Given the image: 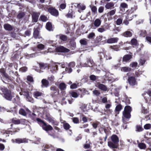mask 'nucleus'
<instances>
[{
	"mask_svg": "<svg viewBox=\"0 0 151 151\" xmlns=\"http://www.w3.org/2000/svg\"><path fill=\"white\" fill-rule=\"evenodd\" d=\"M112 141H109L108 146L111 148H117L119 146V138L116 134H113L111 137Z\"/></svg>",
	"mask_w": 151,
	"mask_h": 151,
	"instance_id": "f257e3e1",
	"label": "nucleus"
},
{
	"mask_svg": "<svg viewBox=\"0 0 151 151\" xmlns=\"http://www.w3.org/2000/svg\"><path fill=\"white\" fill-rule=\"evenodd\" d=\"M0 90L4 95V97L8 100L11 101L12 96L11 91L4 86L1 87Z\"/></svg>",
	"mask_w": 151,
	"mask_h": 151,
	"instance_id": "f03ea898",
	"label": "nucleus"
},
{
	"mask_svg": "<svg viewBox=\"0 0 151 151\" xmlns=\"http://www.w3.org/2000/svg\"><path fill=\"white\" fill-rule=\"evenodd\" d=\"M47 12L52 16L56 17L59 16V12L55 7L51 6L47 8Z\"/></svg>",
	"mask_w": 151,
	"mask_h": 151,
	"instance_id": "7ed1b4c3",
	"label": "nucleus"
},
{
	"mask_svg": "<svg viewBox=\"0 0 151 151\" xmlns=\"http://www.w3.org/2000/svg\"><path fill=\"white\" fill-rule=\"evenodd\" d=\"M26 121L25 119H17L16 118H13L10 120V123H13L14 124H24Z\"/></svg>",
	"mask_w": 151,
	"mask_h": 151,
	"instance_id": "20e7f679",
	"label": "nucleus"
},
{
	"mask_svg": "<svg viewBox=\"0 0 151 151\" xmlns=\"http://www.w3.org/2000/svg\"><path fill=\"white\" fill-rule=\"evenodd\" d=\"M50 90L51 91V95L52 97L55 96L59 94V90L56 86H51Z\"/></svg>",
	"mask_w": 151,
	"mask_h": 151,
	"instance_id": "39448f33",
	"label": "nucleus"
},
{
	"mask_svg": "<svg viewBox=\"0 0 151 151\" xmlns=\"http://www.w3.org/2000/svg\"><path fill=\"white\" fill-rule=\"evenodd\" d=\"M1 72L2 73V75L3 77V79H2V80L4 83H7L5 82V81H6L8 82H9V81H10L11 80V77L4 70L1 71Z\"/></svg>",
	"mask_w": 151,
	"mask_h": 151,
	"instance_id": "423d86ee",
	"label": "nucleus"
},
{
	"mask_svg": "<svg viewBox=\"0 0 151 151\" xmlns=\"http://www.w3.org/2000/svg\"><path fill=\"white\" fill-rule=\"evenodd\" d=\"M127 81L129 84L132 86H134L137 84V82L134 76H128Z\"/></svg>",
	"mask_w": 151,
	"mask_h": 151,
	"instance_id": "0eeeda50",
	"label": "nucleus"
},
{
	"mask_svg": "<svg viewBox=\"0 0 151 151\" xmlns=\"http://www.w3.org/2000/svg\"><path fill=\"white\" fill-rule=\"evenodd\" d=\"M55 50L57 52L64 53H67L70 51L69 49L62 46L57 47L55 48Z\"/></svg>",
	"mask_w": 151,
	"mask_h": 151,
	"instance_id": "6e6552de",
	"label": "nucleus"
},
{
	"mask_svg": "<svg viewBox=\"0 0 151 151\" xmlns=\"http://www.w3.org/2000/svg\"><path fill=\"white\" fill-rule=\"evenodd\" d=\"M12 141L13 143H16L20 144L22 143H26L28 142V139L26 138L21 139L17 138L16 139H13L12 140Z\"/></svg>",
	"mask_w": 151,
	"mask_h": 151,
	"instance_id": "1a4fd4ad",
	"label": "nucleus"
},
{
	"mask_svg": "<svg viewBox=\"0 0 151 151\" xmlns=\"http://www.w3.org/2000/svg\"><path fill=\"white\" fill-rule=\"evenodd\" d=\"M40 15V13L39 12H33L31 14L32 20L33 22H37L38 21V19L39 16Z\"/></svg>",
	"mask_w": 151,
	"mask_h": 151,
	"instance_id": "9d476101",
	"label": "nucleus"
},
{
	"mask_svg": "<svg viewBox=\"0 0 151 151\" xmlns=\"http://www.w3.org/2000/svg\"><path fill=\"white\" fill-rule=\"evenodd\" d=\"M46 116L47 119L48 121L50 122H51L52 124L53 125H58V123L56 121H55L53 118L51 116L50 114L49 113L46 114Z\"/></svg>",
	"mask_w": 151,
	"mask_h": 151,
	"instance_id": "9b49d317",
	"label": "nucleus"
},
{
	"mask_svg": "<svg viewBox=\"0 0 151 151\" xmlns=\"http://www.w3.org/2000/svg\"><path fill=\"white\" fill-rule=\"evenodd\" d=\"M125 44V42L123 43V42H121L119 43V45L111 46H110V48L113 49L114 51H118L119 50V48L120 47V46L123 45H124Z\"/></svg>",
	"mask_w": 151,
	"mask_h": 151,
	"instance_id": "f8f14e48",
	"label": "nucleus"
},
{
	"mask_svg": "<svg viewBox=\"0 0 151 151\" xmlns=\"http://www.w3.org/2000/svg\"><path fill=\"white\" fill-rule=\"evenodd\" d=\"M31 92L29 91V89L22 88L21 89V91L19 93L20 95H23L24 96L27 97L29 95Z\"/></svg>",
	"mask_w": 151,
	"mask_h": 151,
	"instance_id": "ddd939ff",
	"label": "nucleus"
},
{
	"mask_svg": "<svg viewBox=\"0 0 151 151\" xmlns=\"http://www.w3.org/2000/svg\"><path fill=\"white\" fill-rule=\"evenodd\" d=\"M132 58V55L130 54H126L122 58V62L127 63L129 62L130 59Z\"/></svg>",
	"mask_w": 151,
	"mask_h": 151,
	"instance_id": "4468645a",
	"label": "nucleus"
},
{
	"mask_svg": "<svg viewBox=\"0 0 151 151\" xmlns=\"http://www.w3.org/2000/svg\"><path fill=\"white\" fill-rule=\"evenodd\" d=\"M96 86L100 89L104 91H106L107 90V86L100 83H98L96 84Z\"/></svg>",
	"mask_w": 151,
	"mask_h": 151,
	"instance_id": "2eb2a0df",
	"label": "nucleus"
},
{
	"mask_svg": "<svg viewBox=\"0 0 151 151\" xmlns=\"http://www.w3.org/2000/svg\"><path fill=\"white\" fill-rule=\"evenodd\" d=\"M42 129L48 132L49 131H51L53 129V128L52 126L49 124H47L46 123L42 127Z\"/></svg>",
	"mask_w": 151,
	"mask_h": 151,
	"instance_id": "dca6fc26",
	"label": "nucleus"
},
{
	"mask_svg": "<svg viewBox=\"0 0 151 151\" xmlns=\"http://www.w3.org/2000/svg\"><path fill=\"white\" fill-rule=\"evenodd\" d=\"M57 38H59L61 41L63 42L66 41L68 40V37L67 36L60 34L59 35H57L56 36Z\"/></svg>",
	"mask_w": 151,
	"mask_h": 151,
	"instance_id": "f3484780",
	"label": "nucleus"
},
{
	"mask_svg": "<svg viewBox=\"0 0 151 151\" xmlns=\"http://www.w3.org/2000/svg\"><path fill=\"white\" fill-rule=\"evenodd\" d=\"M41 87L42 88H47L49 86L48 81L45 79H43L41 81Z\"/></svg>",
	"mask_w": 151,
	"mask_h": 151,
	"instance_id": "a211bd4d",
	"label": "nucleus"
},
{
	"mask_svg": "<svg viewBox=\"0 0 151 151\" xmlns=\"http://www.w3.org/2000/svg\"><path fill=\"white\" fill-rule=\"evenodd\" d=\"M54 147L52 145H46L44 147V149H42V150L46 151H53L55 150Z\"/></svg>",
	"mask_w": 151,
	"mask_h": 151,
	"instance_id": "6ab92c4d",
	"label": "nucleus"
},
{
	"mask_svg": "<svg viewBox=\"0 0 151 151\" xmlns=\"http://www.w3.org/2000/svg\"><path fill=\"white\" fill-rule=\"evenodd\" d=\"M40 33L38 28H34V32L33 33V37L35 39H40L39 37Z\"/></svg>",
	"mask_w": 151,
	"mask_h": 151,
	"instance_id": "aec40b11",
	"label": "nucleus"
},
{
	"mask_svg": "<svg viewBox=\"0 0 151 151\" xmlns=\"http://www.w3.org/2000/svg\"><path fill=\"white\" fill-rule=\"evenodd\" d=\"M87 63H85L84 64V66L86 67H91L93 66V61L91 58H89L86 59Z\"/></svg>",
	"mask_w": 151,
	"mask_h": 151,
	"instance_id": "412c9836",
	"label": "nucleus"
},
{
	"mask_svg": "<svg viewBox=\"0 0 151 151\" xmlns=\"http://www.w3.org/2000/svg\"><path fill=\"white\" fill-rule=\"evenodd\" d=\"M45 27L46 29L49 31H53V28L52 23L50 22H48L46 23Z\"/></svg>",
	"mask_w": 151,
	"mask_h": 151,
	"instance_id": "4be33fe9",
	"label": "nucleus"
},
{
	"mask_svg": "<svg viewBox=\"0 0 151 151\" xmlns=\"http://www.w3.org/2000/svg\"><path fill=\"white\" fill-rule=\"evenodd\" d=\"M114 4L112 2H108L105 6V7L106 9H111L114 8Z\"/></svg>",
	"mask_w": 151,
	"mask_h": 151,
	"instance_id": "5701e85b",
	"label": "nucleus"
},
{
	"mask_svg": "<svg viewBox=\"0 0 151 151\" xmlns=\"http://www.w3.org/2000/svg\"><path fill=\"white\" fill-rule=\"evenodd\" d=\"M122 35L125 37H131L132 34L130 31L127 30L123 33Z\"/></svg>",
	"mask_w": 151,
	"mask_h": 151,
	"instance_id": "b1692460",
	"label": "nucleus"
},
{
	"mask_svg": "<svg viewBox=\"0 0 151 151\" xmlns=\"http://www.w3.org/2000/svg\"><path fill=\"white\" fill-rule=\"evenodd\" d=\"M118 38L117 37L111 38L107 40V42L108 43H112L117 42L118 41Z\"/></svg>",
	"mask_w": 151,
	"mask_h": 151,
	"instance_id": "393cba45",
	"label": "nucleus"
},
{
	"mask_svg": "<svg viewBox=\"0 0 151 151\" xmlns=\"http://www.w3.org/2000/svg\"><path fill=\"white\" fill-rule=\"evenodd\" d=\"M69 45L70 46L69 47L72 50L75 49L76 47V43L74 41H70L69 44Z\"/></svg>",
	"mask_w": 151,
	"mask_h": 151,
	"instance_id": "a878e982",
	"label": "nucleus"
},
{
	"mask_svg": "<svg viewBox=\"0 0 151 151\" xmlns=\"http://www.w3.org/2000/svg\"><path fill=\"white\" fill-rule=\"evenodd\" d=\"M82 120L84 123L87 122H88V120L89 121H91L92 120V119H91L90 118H89V117H91L90 115H88V117H86L84 114H82Z\"/></svg>",
	"mask_w": 151,
	"mask_h": 151,
	"instance_id": "bb28decb",
	"label": "nucleus"
},
{
	"mask_svg": "<svg viewBox=\"0 0 151 151\" xmlns=\"http://www.w3.org/2000/svg\"><path fill=\"white\" fill-rule=\"evenodd\" d=\"M43 94L40 91H36L33 93V96L36 99H37L38 97L42 96Z\"/></svg>",
	"mask_w": 151,
	"mask_h": 151,
	"instance_id": "cd10ccee",
	"label": "nucleus"
},
{
	"mask_svg": "<svg viewBox=\"0 0 151 151\" xmlns=\"http://www.w3.org/2000/svg\"><path fill=\"white\" fill-rule=\"evenodd\" d=\"M138 147L141 149L145 150L146 148V144L142 142L138 143Z\"/></svg>",
	"mask_w": 151,
	"mask_h": 151,
	"instance_id": "c85d7f7f",
	"label": "nucleus"
},
{
	"mask_svg": "<svg viewBox=\"0 0 151 151\" xmlns=\"http://www.w3.org/2000/svg\"><path fill=\"white\" fill-rule=\"evenodd\" d=\"M59 88L61 91H63L66 88V86L64 83H61L59 85Z\"/></svg>",
	"mask_w": 151,
	"mask_h": 151,
	"instance_id": "c756f323",
	"label": "nucleus"
},
{
	"mask_svg": "<svg viewBox=\"0 0 151 151\" xmlns=\"http://www.w3.org/2000/svg\"><path fill=\"white\" fill-rule=\"evenodd\" d=\"M123 116L125 119H129L131 117V114L129 112H123Z\"/></svg>",
	"mask_w": 151,
	"mask_h": 151,
	"instance_id": "7c9ffc66",
	"label": "nucleus"
},
{
	"mask_svg": "<svg viewBox=\"0 0 151 151\" xmlns=\"http://www.w3.org/2000/svg\"><path fill=\"white\" fill-rule=\"evenodd\" d=\"M4 27L5 29L7 30L11 31L13 29L12 26L9 24H5L4 25Z\"/></svg>",
	"mask_w": 151,
	"mask_h": 151,
	"instance_id": "2f4dec72",
	"label": "nucleus"
},
{
	"mask_svg": "<svg viewBox=\"0 0 151 151\" xmlns=\"http://www.w3.org/2000/svg\"><path fill=\"white\" fill-rule=\"evenodd\" d=\"M36 119L37 123L42 127H43V126L44 125V124L46 123L44 121L42 120L41 119L39 118H36Z\"/></svg>",
	"mask_w": 151,
	"mask_h": 151,
	"instance_id": "473e14b6",
	"label": "nucleus"
},
{
	"mask_svg": "<svg viewBox=\"0 0 151 151\" xmlns=\"http://www.w3.org/2000/svg\"><path fill=\"white\" fill-rule=\"evenodd\" d=\"M101 20L99 19H97L94 21V24L95 27H98L101 25Z\"/></svg>",
	"mask_w": 151,
	"mask_h": 151,
	"instance_id": "72a5a7b5",
	"label": "nucleus"
},
{
	"mask_svg": "<svg viewBox=\"0 0 151 151\" xmlns=\"http://www.w3.org/2000/svg\"><path fill=\"white\" fill-rule=\"evenodd\" d=\"M132 111V109L131 107L129 106H126L124 107L123 112H126L131 113Z\"/></svg>",
	"mask_w": 151,
	"mask_h": 151,
	"instance_id": "f704fd0d",
	"label": "nucleus"
},
{
	"mask_svg": "<svg viewBox=\"0 0 151 151\" xmlns=\"http://www.w3.org/2000/svg\"><path fill=\"white\" fill-rule=\"evenodd\" d=\"M121 70L124 72H128L131 70V68L128 67H124L121 68Z\"/></svg>",
	"mask_w": 151,
	"mask_h": 151,
	"instance_id": "c9c22d12",
	"label": "nucleus"
},
{
	"mask_svg": "<svg viewBox=\"0 0 151 151\" xmlns=\"http://www.w3.org/2000/svg\"><path fill=\"white\" fill-rule=\"evenodd\" d=\"M39 19L44 22H46L48 20L47 17L44 15H41Z\"/></svg>",
	"mask_w": 151,
	"mask_h": 151,
	"instance_id": "e433bc0d",
	"label": "nucleus"
},
{
	"mask_svg": "<svg viewBox=\"0 0 151 151\" xmlns=\"http://www.w3.org/2000/svg\"><path fill=\"white\" fill-rule=\"evenodd\" d=\"M73 14V11L72 9H70L69 10L68 13L66 15V16L67 18H72Z\"/></svg>",
	"mask_w": 151,
	"mask_h": 151,
	"instance_id": "4c0bfd02",
	"label": "nucleus"
},
{
	"mask_svg": "<svg viewBox=\"0 0 151 151\" xmlns=\"http://www.w3.org/2000/svg\"><path fill=\"white\" fill-rule=\"evenodd\" d=\"M116 12V9H114L110 11L107 14V17L111 16L115 14Z\"/></svg>",
	"mask_w": 151,
	"mask_h": 151,
	"instance_id": "58836bf2",
	"label": "nucleus"
},
{
	"mask_svg": "<svg viewBox=\"0 0 151 151\" xmlns=\"http://www.w3.org/2000/svg\"><path fill=\"white\" fill-rule=\"evenodd\" d=\"M63 127L64 129L66 130L69 129L71 127L69 124L67 122L63 123Z\"/></svg>",
	"mask_w": 151,
	"mask_h": 151,
	"instance_id": "ea45409f",
	"label": "nucleus"
},
{
	"mask_svg": "<svg viewBox=\"0 0 151 151\" xmlns=\"http://www.w3.org/2000/svg\"><path fill=\"white\" fill-rule=\"evenodd\" d=\"M103 36H97L95 40V42L97 43H99L102 40Z\"/></svg>",
	"mask_w": 151,
	"mask_h": 151,
	"instance_id": "a19ab883",
	"label": "nucleus"
},
{
	"mask_svg": "<svg viewBox=\"0 0 151 151\" xmlns=\"http://www.w3.org/2000/svg\"><path fill=\"white\" fill-rule=\"evenodd\" d=\"M130 43L132 45L135 46L137 45V41L136 39L133 38L131 40Z\"/></svg>",
	"mask_w": 151,
	"mask_h": 151,
	"instance_id": "79ce46f5",
	"label": "nucleus"
},
{
	"mask_svg": "<svg viewBox=\"0 0 151 151\" xmlns=\"http://www.w3.org/2000/svg\"><path fill=\"white\" fill-rule=\"evenodd\" d=\"M19 113L24 116H26L27 114L25 110L21 108L19 111Z\"/></svg>",
	"mask_w": 151,
	"mask_h": 151,
	"instance_id": "37998d69",
	"label": "nucleus"
},
{
	"mask_svg": "<svg viewBox=\"0 0 151 151\" xmlns=\"http://www.w3.org/2000/svg\"><path fill=\"white\" fill-rule=\"evenodd\" d=\"M25 15V14L24 12H21L18 14L17 17L19 19H20L23 18Z\"/></svg>",
	"mask_w": 151,
	"mask_h": 151,
	"instance_id": "c03bdc74",
	"label": "nucleus"
},
{
	"mask_svg": "<svg viewBox=\"0 0 151 151\" xmlns=\"http://www.w3.org/2000/svg\"><path fill=\"white\" fill-rule=\"evenodd\" d=\"M143 129L142 127L140 125H137L136 126V131L140 132L142 131Z\"/></svg>",
	"mask_w": 151,
	"mask_h": 151,
	"instance_id": "a18cd8bd",
	"label": "nucleus"
},
{
	"mask_svg": "<svg viewBox=\"0 0 151 151\" xmlns=\"http://www.w3.org/2000/svg\"><path fill=\"white\" fill-rule=\"evenodd\" d=\"M70 94L71 96L74 98H76L78 96L77 93L75 91H72L70 92Z\"/></svg>",
	"mask_w": 151,
	"mask_h": 151,
	"instance_id": "49530a36",
	"label": "nucleus"
},
{
	"mask_svg": "<svg viewBox=\"0 0 151 151\" xmlns=\"http://www.w3.org/2000/svg\"><path fill=\"white\" fill-rule=\"evenodd\" d=\"M95 37V34L93 32L90 33L88 36L87 37L90 39H92Z\"/></svg>",
	"mask_w": 151,
	"mask_h": 151,
	"instance_id": "de8ad7c7",
	"label": "nucleus"
},
{
	"mask_svg": "<svg viewBox=\"0 0 151 151\" xmlns=\"http://www.w3.org/2000/svg\"><path fill=\"white\" fill-rule=\"evenodd\" d=\"M80 42L81 44L83 45H87L88 44L87 42L86 39L81 40L80 41Z\"/></svg>",
	"mask_w": 151,
	"mask_h": 151,
	"instance_id": "09e8293b",
	"label": "nucleus"
},
{
	"mask_svg": "<svg viewBox=\"0 0 151 151\" xmlns=\"http://www.w3.org/2000/svg\"><path fill=\"white\" fill-rule=\"evenodd\" d=\"M147 34L146 31L145 30H142L140 31V35L141 36L145 37Z\"/></svg>",
	"mask_w": 151,
	"mask_h": 151,
	"instance_id": "8fccbe9b",
	"label": "nucleus"
},
{
	"mask_svg": "<svg viewBox=\"0 0 151 151\" xmlns=\"http://www.w3.org/2000/svg\"><path fill=\"white\" fill-rule=\"evenodd\" d=\"M26 97L28 101L31 102L32 103H33L34 102V100L33 98L30 95H29L28 96Z\"/></svg>",
	"mask_w": 151,
	"mask_h": 151,
	"instance_id": "3c124183",
	"label": "nucleus"
},
{
	"mask_svg": "<svg viewBox=\"0 0 151 151\" xmlns=\"http://www.w3.org/2000/svg\"><path fill=\"white\" fill-rule=\"evenodd\" d=\"M31 29H30L26 30L24 33L25 35L28 36H30L31 34Z\"/></svg>",
	"mask_w": 151,
	"mask_h": 151,
	"instance_id": "603ef678",
	"label": "nucleus"
},
{
	"mask_svg": "<svg viewBox=\"0 0 151 151\" xmlns=\"http://www.w3.org/2000/svg\"><path fill=\"white\" fill-rule=\"evenodd\" d=\"M122 109V106L121 104H118L116 106L115 108V110L116 111H119Z\"/></svg>",
	"mask_w": 151,
	"mask_h": 151,
	"instance_id": "864d4df0",
	"label": "nucleus"
},
{
	"mask_svg": "<svg viewBox=\"0 0 151 151\" xmlns=\"http://www.w3.org/2000/svg\"><path fill=\"white\" fill-rule=\"evenodd\" d=\"M39 64L40 67L41 69H45L47 67V66L44 63H39Z\"/></svg>",
	"mask_w": 151,
	"mask_h": 151,
	"instance_id": "5fc2aeb1",
	"label": "nucleus"
},
{
	"mask_svg": "<svg viewBox=\"0 0 151 151\" xmlns=\"http://www.w3.org/2000/svg\"><path fill=\"white\" fill-rule=\"evenodd\" d=\"M91 10L92 12L94 14H95L97 13V7L94 6H93L91 8Z\"/></svg>",
	"mask_w": 151,
	"mask_h": 151,
	"instance_id": "6e6d98bb",
	"label": "nucleus"
},
{
	"mask_svg": "<svg viewBox=\"0 0 151 151\" xmlns=\"http://www.w3.org/2000/svg\"><path fill=\"white\" fill-rule=\"evenodd\" d=\"M124 101L126 105H128L130 104V99H128L127 96H125L124 98Z\"/></svg>",
	"mask_w": 151,
	"mask_h": 151,
	"instance_id": "4d7b16f0",
	"label": "nucleus"
},
{
	"mask_svg": "<svg viewBox=\"0 0 151 151\" xmlns=\"http://www.w3.org/2000/svg\"><path fill=\"white\" fill-rule=\"evenodd\" d=\"M45 47L44 45L42 44H38L37 45V48L40 50H42Z\"/></svg>",
	"mask_w": 151,
	"mask_h": 151,
	"instance_id": "13d9d810",
	"label": "nucleus"
},
{
	"mask_svg": "<svg viewBox=\"0 0 151 151\" xmlns=\"http://www.w3.org/2000/svg\"><path fill=\"white\" fill-rule=\"evenodd\" d=\"M27 81L30 82H32L34 81L33 78L32 76L29 75L27 77Z\"/></svg>",
	"mask_w": 151,
	"mask_h": 151,
	"instance_id": "bf43d9fd",
	"label": "nucleus"
},
{
	"mask_svg": "<svg viewBox=\"0 0 151 151\" xmlns=\"http://www.w3.org/2000/svg\"><path fill=\"white\" fill-rule=\"evenodd\" d=\"M103 55L104 56V58L106 60H110L112 59V57L109 54L104 55V53H102Z\"/></svg>",
	"mask_w": 151,
	"mask_h": 151,
	"instance_id": "052dcab7",
	"label": "nucleus"
},
{
	"mask_svg": "<svg viewBox=\"0 0 151 151\" xmlns=\"http://www.w3.org/2000/svg\"><path fill=\"white\" fill-rule=\"evenodd\" d=\"M6 65L9 68V69H10L12 68L14 65L15 64L14 63H10L9 62H7L6 64Z\"/></svg>",
	"mask_w": 151,
	"mask_h": 151,
	"instance_id": "680f3d73",
	"label": "nucleus"
},
{
	"mask_svg": "<svg viewBox=\"0 0 151 151\" xmlns=\"http://www.w3.org/2000/svg\"><path fill=\"white\" fill-rule=\"evenodd\" d=\"M73 122L74 123L78 124L79 123V120L77 117H73L72 118Z\"/></svg>",
	"mask_w": 151,
	"mask_h": 151,
	"instance_id": "e2e57ef3",
	"label": "nucleus"
},
{
	"mask_svg": "<svg viewBox=\"0 0 151 151\" xmlns=\"http://www.w3.org/2000/svg\"><path fill=\"white\" fill-rule=\"evenodd\" d=\"M128 5L125 3H122L120 4V7L123 8H127Z\"/></svg>",
	"mask_w": 151,
	"mask_h": 151,
	"instance_id": "0e129e2a",
	"label": "nucleus"
},
{
	"mask_svg": "<svg viewBox=\"0 0 151 151\" xmlns=\"http://www.w3.org/2000/svg\"><path fill=\"white\" fill-rule=\"evenodd\" d=\"M77 6L78 8L81 9L82 10H85L86 8L85 6L83 5H81L80 4H78Z\"/></svg>",
	"mask_w": 151,
	"mask_h": 151,
	"instance_id": "69168bd1",
	"label": "nucleus"
},
{
	"mask_svg": "<svg viewBox=\"0 0 151 151\" xmlns=\"http://www.w3.org/2000/svg\"><path fill=\"white\" fill-rule=\"evenodd\" d=\"M145 129H150L151 128V125L150 124H145L144 127Z\"/></svg>",
	"mask_w": 151,
	"mask_h": 151,
	"instance_id": "338daca9",
	"label": "nucleus"
},
{
	"mask_svg": "<svg viewBox=\"0 0 151 151\" xmlns=\"http://www.w3.org/2000/svg\"><path fill=\"white\" fill-rule=\"evenodd\" d=\"M66 6V4L65 2L64 3L61 4L59 6V7L62 9H64L65 8Z\"/></svg>",
	"mask_w": 151,
	"mask_h": 151,
	"instance_id": "774afa93",
	"label": "nucleus"
}]
</instances>
